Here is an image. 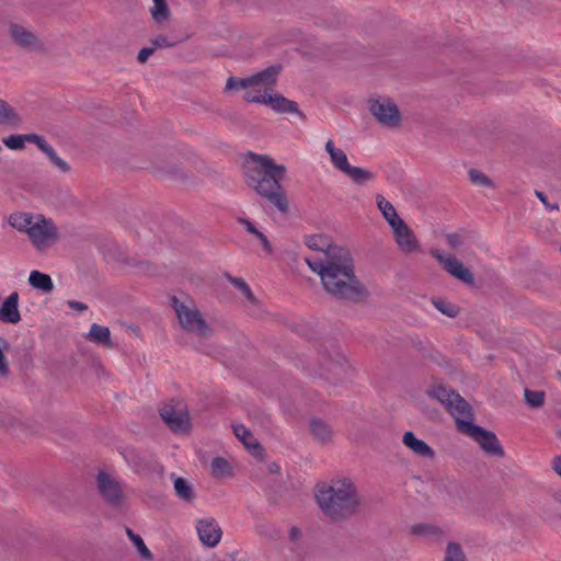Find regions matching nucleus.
Listing matches in <instances>:
<instances>
[{"label":"nucleus","instance_id":"f03ea898","mask_svg":"<svg viewBox=\"0 0 561 561\" xmlns=\"http://www.w3.org/2000/svg\"><path fill=\"white\" fill-rule=\"evenodd\" d=\"M286 168L276 164L272 158L249 152L244 165L247 184L280 213L288 211V201L280 185Z\"/></svg>","mask_w":561,"mask_h":561},{"label":"nucleus","instance_id":"cd10ccee","mask_svg":"<svg viewBox=\"0 0 561 561\" xmlns=\"http://www.w3.org/2000/svg\"><path fill=\"white\" fill-rule=\"evenodd\" d=\"M446 491H447V496H446L445 501L454 506H456L460 502H462V500L466 495L465 489L456 482L449 483L446 486Z\"/></svg>","mask_w":561,"mask_h":561},{"label":"nucleus","instance_id":"1a4fd4ad","mask_svg":"<svg viewBox=\"0 0 561 561\" xmlns=\"http://www.w3.org/2000/svg\"><path fill=\"white\" fill-rule=\"evenodd\" d=\"M369 111L377 122L387 127H397L401 116L397 105L389 99L371 100Z\"/></svg>","mask_w":561,"mask_h":561},{"label":"nucleus","instance_id":"ddd939ff","mask_svg":"<svg viewBox=\"0 0 561 561\" xmlns=\"http://www.w3.org/2000/svg\"><path fill=\"white\" fill-rule=\"evenodd\" d=\"M195 528L201 542L205 547L214 548L220 542L222 531L214 518L208 517L197 519Z\"/></svg>","mask_w":561,"mask_h":561},{"label":"nucleus","instance_id":"aec40b11","mask_svg":"<svg viewBox=\"0 0 561 561\" xmlns=\"http://www.w3.org/2000/svg\"><path fill=\"white\" fill-rule=\"evenodd\" d=\"M169 300L175 316H201L194 301L190 297H185L181 300L180 298L172 296Z\"/></svg>","mask_w":561,"mask_h":561},{"label":"nucleus","instance_id":"f8f14e48","mask_svg":"<svg viewBox=\"0 0 561 561\" xmlns=\"http://www.w3.org/2000/svg\"><path fill=\"white\" fill-rule=\"evenodd\" d=\"M8 31L12 42L22 49L38 50L42 48L41 41L28 27L19 23H10Z\"/></svg>","mask_w":561,"mask_h":561},{"label":"nucleus","instance_id":"0eeeda50","mask_svg":"<svg viewBox=\"0 0 561 561\" xmlns=\"http://www.w3.org/2000/svg\"><path fill=\"white\" fill-rule=\"evenodd\" d=\"M280 65H272L247 78L229 77L226 82V90H247L251 85H268L274 82L276 76L280 75Z\"/></svg>","mask_w":561,"mask_h":561},{"label":"nucleus","instance_id":"72a5a7b5","mask_svg":"<svg viewBox=\"0 0 561 561\" xmlns=\"http://www.w3.org/2000/svg\"><path fill=\"white\" fill-rule=\"evenodd\" d=\"M545 397L546 394L543 391H534L529 389H525L524 391V399L530 408H541L545 403Z\"/></svg>","mask_w":561,"mask_h":561},{"label":"nucleus","instance_id":"b1692460","mask_svg":"<svg viewBox=\"0 0 561 561\" xmlns=\"http://www.w3.org/2000/svg\"><path fill=\"white\" fill-rule=\"evenodd\" d=\"M22 123L21 116L4 100L0 99V124L19 126Z\"/></svg>","mask_w":561,"mask_h":561},{"label":"nucleus","instance_id":"bb28decb","mask_svg":"<svg viewBox=\"0 0 561 561\" xmlns=\"http://www.w3.org/2000/svg\"><path fill=\"white\" fill-rule=\"evenodd\" d=\"M110 336H111V333H110L108 328L98 325V324H92V327L88 333L89 340H91L95 343H99V344L106 345V346L111 345Z\"/></svg>","mask_w":561,"mask_h":561},{"label":"nucleus","instance_id":"37998d69","mask_svg":"<svg viewBox=\"0 0 561 561\" xmlns=\"http://www.w3.org/2000/svg\"><path fill=\"white\" fill-rule=\"evenodd\" d=\"M66 305L70 308L71 311L82 313V312H91L93 313V310L90 309V306L77 300H67Z\"/></svg>","mask_w":561,"mask_h":561},{"label":"nucleus","instance_id":"20e7f679","mask_svg":"<svg viewBox=\"0 0 561 561\" xmlns=\"http://www.w3.org/2000/svg\"><path fill=\"white\" fill-rule=\"evenodd\" d=\"M316 500L322 513L332 520L352 516L360 504L355 484L346 478L319 485Z\"/></svg>","mask_w":561,"mask_h":561},{"label":"nucleus","instance_id":"393cba45","mask_svg":"<svg viewBox=\"0 0 561 561\" xmlns=\"http://www.w3.org/2000/svg\"><path fill=\"white\" fill-rule=\"evenodd\" d=\"M310 432L321 443L329 442L333 435L332 428L322 420L313 419L310 422Z\"/></svg>","mask_w":561,"mask_h":561},{"label":"nucleus","instance_id":"f704fd0d","mask_svg":"<svg viewBox=\"0 0 561 561\" xmlns=\"http://www.w3.org/2000/svg\"><path fill=\"white\" fill-rule=\"evenodd\" d=\"M412 533L426 537H440L443 531L439 527L430 524H416L412 526Z\"/></svg>","mask_w":561,"mask_h":561},{"label":"nucleus","instance_id":"473e14b6","mask_svg":"<svg viewBox=\"0 0 561 561\" xmlns=\"http://www.w3.org/2000/svg\"><path fill=\"white\" fill-rule=\"evenodd\" d=\"M150 12L152 19L158 23L168 21L171 14L165 0L154 3Z\"/></svg>","mask_w":561,"mask_h":561},{"label":"nucleus","instance_id":"f257e3e1","mask_svg":"<svg viewBox=\"0 0 561 561\" xmlns=\"http://www.w3.org/2000/svg\"><path fill=\"white\" fill-rule=\"evenodd\" d=\"M306 245L318 252L307 257L306 263L317 273L328 294L339 300L363 302L369 297V290L355 273V263L350 249L332 244L325 236L316 234L306 238Z\"/></svg>","mask_w":561,"mask_h":561},{"label":"nucleus","instance_id":"6ab92c4d","mask_svg":"<svg viewBox=\"0 0 561 561\" xmlns=\"http://www.w3.org/2000/svg\"><path fill=\"white\" fill-rule=\"evenodd\" d=\"M232 428L237 438L242 442L244 447L252 454H256L261 449L260 444L252 432L243 424H234Z\"/></svg>","mask_w":561,"mask_h":561},{"label":"nucleus","instance_id":"dca6fc26","mask_svg":"<svg viewBox=\"0 0 561 561\" xmlns=\"http://www.w3.org/2000/svg\"><path fill=\"white\" fill-rule=\"evenodd\" d=\"M402 444L416 457L427 460L435 458L434 449L423 439H420L411 431L402 436Z\"/></svg>","mask_w":561,"mask_h":561},{"label":"nucleus","instance_id":"4be33fe9","mask_svg":"<svg viewBox=\"0 0 561 561\" xmlns=\"http://www.w3.org/2000/svg\"><path fill=\"white\" fill-rule=\"evenodd\" d=\"M179 323L184 330L197 335H206L209 331L204 318H179Z\"/></svg>","mask_w":561,"mask_h":561},{"label":"nucleus","instance_id":"49530a36","mask_svg":"<svg viewBox=\"0 0 561 561\" xmlns=\"http://www.w3.org/2000/svg\"><path fill=\"white\" fill-rule=\"evenodd\" d=\"M154 48L151 46V47H145L142 49H140V51L138 53V56H137V60L140 62V64H145L148 58L154 53Z\"/></svg>","mask_w":561,"mask_h":561},{"label":"nucleus","instance_id":"c756f323","mask_svg":"<svg viewBox=\"0 0 561 561\" xmlns=\"http://www.w3.org/2000/svg\"><path fill=\"white\" fill-rule=\"evenodd\" d=\"M18 305L19 294L13 291L0 306V316H20Z\"/></svg>","mask_w":561,"mask_h":561},{"label":"nucleus","instance_id":"e433bc0d","mask_svg":"<svg viewBox=\"0 0 561 561\" xmlns=\"http://www.w3.org/2000/svg\"><path fill=\"white\" fill-rule=\"evenodd\" d=\"M2 142L11 150H22L25 147L26 135H10L3 138Z\"/></svg>","mask_w":561,"mask_h":561},{"label":"nucleus","instance_id":"c85d7f7f","mask_svg":"<svg viewBox=\"0 0 561 561\" xmlns=\"http://www.w3.org/2000/svg\"><path fill=\"white\" fill-rule=\"evenodd\" d=\"M226 278L233 285L236 289L240 291V294L249 301L254 302L255 297L250 288V286L244 282L243 278L231 276L230 274L225 275Z\"/></svg>","mask_w":561,"mask_h":561},{"label":"nucleus","instance_id":"a18cd8bd","mask_svg":"<svg viewBox=\"0 0 561 561\" xmlns=\"http://www.w3.org/2000/svg\"><path fill=\"white\" fill-rule=\"evenodd\" d=\"M446 241H447V244L453 249H457L463 243L462 237L458 233L447 234Z\"/></svg>","mask_w":561,"mask_h":561},{"label":"nucleus","instance_id":"c9c22d12","mask_svg":"<svg viewBox=\"0 0 561 561\" xmlns=\"http://www.w3.org/2000/svg\"><path fill=\"white\" fill-rule=\"evenodd\" d=\"M44 153L47 156L50 162L61 172L67 173L70 171V165L57 154V152L50 145L49 147H47Z\"/></svg>","mask_w":561,"mask_h":561},{"label":"nucleus","instance_id":"864d4df0","mask_svg":"<svg viewBox=\"0 0 561 561\" xmlns=\"http://www.w3.org/2000/svg\"><path fill=\"white\" fill-rule=\"evenodd\" d=\"M560 251H561V247H560Z\"/></svg>","mask_w":561,"mask_h":561},{"label":"nucleus","instance_id":"9b49d317","mask_svg":"<svg viewBox=\"0 0 561 561\" xmlns=\"http://www.w3.org/2000/svg\"><path fill=\"white\" fill-rule=\"evenodd\" d=\"M431 254L439 262L448 274L467 285L473 284V274L457 257L444 255L439 250H432Z\"/></svg>","mask_w":561,"mask_h":561},{"label":"nucleus","instance_id":"6e6552de","mask_svg":"<svg viewBox=\"0 0 561 561\" xmlns=\"http://www.w3.org/2000/svg\"><path fill=\"white\" fill-rule=\"evenodd\" d=\"M160 415L174 432H186L190 427V417L186 407L179 400H172L160 409Z\"/></svg>","mask_w":561,"mask_h":561},{"label":"nucleus","instance_id":"a878e982","mask_svg":"<svg viewBox=\"0 0 561 561\" xmlns=\"http://www.w3.org/2000/svg\"><path fill=\"white\" fill-rule=\"evenodd\" d=\"M174 490L176 496L185 502H192L195 499V492L190 482L183 478L174 479Z\"/></svg>","mask_w":561,"mask_h":561},{"label":"nucleus","instance_id":"a211bd4d","mask_svg":"<svg viewBox=\"0 0 561 561\" xmlns=\"http://www.w3.org/2000/svg\"><path fill=\"white\" fill-rule=\"evenodd\" d=\"M278 77L279 76H276L274 82L268 85L260 84L247 88L243 99L249 103L264 105L270 93L274 92V88L277 84Z\"/></svg>","mask_w":561,"mask_h":561},{"label":"nucleus","instance_id":"4468645a","mask_svg":"<svg viewBox=\"0 0 561 561\" xmlns=\"http://www.w3.org/2000/svg\"><path fill=\"white\" fill-rule=\"evenodd\" d=\"M391 229L394 240L402 252L413 253L421 251V247L415 234L403 220L398 221L397 225L391 227Z\"/></svg>","mask_w":561,"mask_h":561},{"label":"nucleus","instance_id":"a19ab883","mask_svg":"<svg viewBox=\"0 0 561 561\" xmlns=\"http://www.w3.org/2000/svg\"><path fill=\"white\" fill-rule=\"evenodd\" d=\"M26 142L36 145L42 152H44L47 147H49V144L46 141V139L37 134H26Z\"/></svg>","mask_w":561,"mask_h":561},{"label":"nucleus","instance_id":"de8ad7c7","mask_svg":"<svg viewBox=\"0 0 561 561\" xmlns=\"http://www.w3.org/2000/svg\"><path fill=\"white\" fill-rule=\"evenodd\" d=\"M255 237L260 240V242H261L263 249L265 250V252L267 254H271L272 253V245H271L267 237L263 232H261V231H257Z\"/></svg>","mask_w":561,"mask_h":561},{"label":"nucleus","instance_id":"3c124183","mask_svg":"<svg viewBox=\"0 0 561 561\" xmlns=\"http://www.w3.org/2000/svg\"><path fill=\"white\" fill-rule=\"evenodd\" d=\"M552 468L561 477V456L554 457Z\"/></svg>","mask_w":561,"mask_h":561},{"label":"nucleus","instance_id":"c03bdc74","mask_svg":"<svg viewBox=\"0 0 561 561\" xmlns=\"http://www.w3.org/2000/svg\"><path fill=\"white\" fill-rule=\"evenodd\" d=\"M151 45L154 48V50H157L159 48L172 47L174 44L170 42L165 36L159 35L156 38L151 39Z\"/></svg>","mask_w":561,"mask_h":561},{"label":"nucleus","instance_id":"58836bf2","mask_svg":"<svg viewBox=\"0 0 561 561\" xmlns=\"http://www.w3.org/2000/svg\"><path fill=\"white\" fill-rule=\"evenodd\" d=\"M469 179L478 186H493L492 181L484 173L476 169L469 170Z\"/></svg>","mask_w":561,"mask_h":561},{"label":"nucleus","instance_id":"ea45409f","mask_svg":"<svg viewBox=\"0 0 561 561\" xmlns=\"http://www.w3.org/2000/svg\"><path fill=\"white\" fill-rule=\"evenodd\" d=\"M433 304L435 305L436 309L445 316H456L458 312L454 306L445 300L438 299L433 301Z\"/></svg>","mask_w":561,"mask_h":561},{"label":"nucleus","instance_id":"79ce46f5","mask_svg":"<svg viewBox=\"0 0 561 561\" xmlns=\"http://www.w3.org/2000/svg\"><path fill=\"white\" fill-rule=\"evenodd\" d=\"M123 457L125 460L134 468L138 469L140 466V460L137 455V453L131 448H126L124 451H122Z\"/></svg>","mask_w":561,"mask_h":561},{"label":"nucleus","instance_id":"7c9ffc66","mask_svg":"<svg viewBox=\"0 0 561 561\" xmlns=\"http://www.w3.org/2000/svg\"><path fill=\"white\" fill-rule=\"evenodd\" d=\"M210 468L215 478H226L231 474V467L229 462L221 457L214 458Z\"/></svg>","mask_w":561,"mask_h":561},{"label":"nucleus","instance_id":"09e8293b","mask_svg":"<svg viewBox=\"0 0 561 561\" xmlns=\"http://www.w3.org/2000/svg\"><path fill=\"white\" fill-rule=\"evenodd\" d=\"M239 221L243 225V227L247 229L248 232L252 233V234H256L257 233V229L255 228V226L248 219L245 218H240Z\"/></svg>","mask_w":561,"mask_h":561},{"label":"nucleus","instance_id":"39448f33","mask_svg":"<svg viewBox=\"0 0 561 561\" xmlns=\"http://www.w3.org/2000/svg\"><path fill=\"white\" fill-rule=\"evenodd\" d=\"M8 222L19 232L25 233L38 252H45L59 240L58 227L42 214L13 213Z\"/></svg>","mask_w":561,"mask_h":561},{"label":"nucleus","instance_id":"5701e85b","mask_svg":"<svg viewBox=\"0 0 561 561\" xmlns=\"http://www.w3.org/2000/svg\"><path fill=\"white\" fill-rule=\"evenodd\" d=\"M376 203L383 218L387 220L390 227H393L394 225H397L398 221L402 220L398 216L393 205L390 202H388L382 195H377Z\"/></svg>","mask_w":561,"mask_h":561},{"label":"nucleus","instance_id":"9d476101","mask_svg":"<svg viewBox=\"0 0 561 561\" xmlns=\"http://www.w3.org/2000/svg\"><path fill=\"white\" fill-rule=\"evenodd\" d=\"M96 485L100 495L107 504L118 506L123 503V489L114 477L100 471L96 477Z\"/></svg>","mask_w":561,"mask_h":561},{"label":"nucleus","instance_id":"7ed1b4c3","mask_svg":"<svg viewBox=\"0 0 561 561\" xmlns=\"http://www.w3.org/2000/svg\"><path fill=\"white\" fill-rule=\"evenodd\" d=\"M430 396L446 407L455 419L458 430L477 442L486 454L496 457L504 456V449L496 435L473 424L472 409L459 393L438 385L431 389Z\"/></svg>","mask_w":561,"mask_h":561},{"label":"nucleus","instance_id":"412c9836","mask_svg":"<svg viewBox=\"0 0 561 561\" xmlns=\"http://www.w3.org/2000/svg\"><path fill=\"white\" fill-rule=\"evenodd\" d=\"M28 283L33 288H36L44 294H49L54 289V283L48 274L39 271H32L28 276Z\"/></svg>","mask_w":561,"mask_h":561},{"label":"nucleus","instance_id":"2eb2a0df","mask_svg":"<svg viewBox=\"0 0 561 561\" xmlns=\"http://www.w3.org/2000/svg\"><path fill=\"white\" fill-rule=\"evenodd\" d=\"M322 360L327 370L337 377L346 376L352 371L347 357L340 350H333L323 355Z\"/></svg>","mask_w":561,"mask_h":561},{"label":"nucleus","instance_id":"f3484780","mask_svg":"<svg viewBox=\"0 0 561 561\" xmlns=\"http://www.w3.org/2000/svg\"><path fill=\"white\" fill-rule=\"evenodd\" d=\"M264 105H268L276 113L297 114L299 117L305 118L297 102L288 100L278 93L271 92Z\"/></svg>","mask_w":561,"mask_h":561},{"label":"nucleus","instance_id":"423d86ee","mask_svg":"<svg viewBox=\"0 0 561 561\" xmlns=\"http://www.w3.org/2000/svg\"><path fill=\"white\" fill-rule=\"evenodd\" d=\"M325 151L330 156L332 165L344 175L348 176L355 184L366 185L368 182L375 180L374 172L351 165L346 153L342 149L336 148L333 140L330 139L327 141Z\"/></svg>","mask_w":561,"mask_h":561},{"label":"nucleus","instance_id":"2f4dec72","mask_svg":"<svg viewBox=\"0 0 561 561\" xmlns=\"http://www.w3.org/2000/svg\"><path fill=\"white\" fill-rule=\"evenodd\" d=\"M444 561H466L465 552L458 542L449 541L447 543Z\"/></svg>","mask_w":561,"mask_h":561},{"label":"nucleus","instance_id":"8fccbe9b","mask_svg":"<svg viewBox=\"0 0 561 561\" xmlns=\"http://www.w3.org/2000/svg\"><path fill=\"white\" fill-rule=\"evenodd\" d=\"M536 195H537V197H538V198H539V199H540V201H541V202H542L547 207H549V208H551V209L558 208V206H557V205H549V204H548V202H547V196H546V194H545V193L539 192V191H536Z\"/></svg>","mask_w":561,"mask_h":561},{"label":"nucleus","instance_id":"4c0bfd02","mask_svg":"<svg viewBox=\"0 0 561 561\" xmlns=\"http://www.w3.org/2000/svg\"><path fill=\"white\" fill-rule=\"evenodd\" d=\"M129 539L134 542V545L136 546L139 554L145 558V559H150L151 558V552L150 550L147 548V546L145 545L144 540L141 539V537L135 533H133L130 529H127L126 530Z\"/></svg>","mask_w":561,"mask_h":561},{"label":"nucleus","instance_id":"603ef678","mask_svg":"<svg viewBox=\"0 0 561 561\" xmlns=\"http://www.w3.org/2000/svg\"><path fill=\"white\" fill-rule=\"evenodd\" d=\"M2 319L10 323H16V322H19V320L21 318H2Z\"/></svg>","mask_w":561,"mask_h":561}]
</instances>
